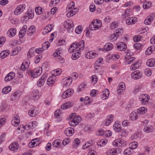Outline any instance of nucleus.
Instances as JSON below:
<instances>
[{"label": "nucleus", "instance_id": "nucleus-22", "mask_svg": "<svg viewBox=\"0 0 155 155\" xmlns=\"http://www.w3.org/2000/svg\"><path fill=\"white\" fill-rule=\"evenodd\" d=\"M34 100L37 99L39 97V93L37 90H34L32 91L31 94Z\"/></svg>", "mask_w": 155, "mask_h": 155}, {"label": "nucleus", "instance_id": "nucleus-10", "mask_svg": "<svg viewBox=\"0 0 155 155\" xmlns=\"http://www.w3.org/2000/svg\"><path fill=\"white\" fill-rule=\"evenodd\" d=\"M141 102L143 104H145L150 99V96L147 94H142L141 95Z\"/></svg>", "mask_w": 155, "mask_h": 155}, {"label": "nucleus", "instance_id": "nucleus-47", "mask_svg": "<svg viewBox=\"0 0 155 155\" xmlns=\"http://www.w3.org/2000/svg\"><path fill=\"white\" fill-rule=\"evenodd\" d=\"M61 50V48H58L53 54V56L54 57H58L59 55H60V54H61L60 52Z\"/></svg>", "mask_w": 155, "mask_h": 155}, {"label": "nucleus", "instance_id": "nucleus-42", "mask_svg": "<svg viewBox=\"0 0 155 155\" xmlns=\"http://www.w3.org/2000/svg\"><path fill=\"white\" fill-rule=\"evenodd\" d=\"M54 83V81L52 80L51 78H49L47 81V84L50 86H52Z\"/></svg>", "mask_w": 155, "mask_h": 155}, {"label": "nucleus", "instance_id": "nucleus-4", "mask_svg": "<svg viewBox=\"0 0 155 155\" xmlns=\"http://www.w3.org/2000/svg\"><path fill=\"white\" fill-rule=\"evenodd\" d=\"M64 26L65 28L67 29L68 32H72L74 29V24L72 21L71 22L68 21L65 22L64 24Z\"/></svg>", "mask_w": 155, "mask_h": 155}, {"label": "nucleus", "instance_id": "nucleus-16", "mask_svg": "<svg viewBox=\"0 0 155 155\" xmlns=\"http://www.w3.org/2000/svg\"><path fill=\"white\" fill-rule=\"evenodd\" d=\"M147 65L150 67H153L155 66V59L150 58L148 59L146 62Z\"/></svg>", "mask_w": 155, "mask_h": 155}, {"label": "nucleus", "instance_id": "nucleus-2", "mask_svg": "<svg viewBox=\"0 0 155 155\" xmlns=\"http://www.w3.org/2000/svg\"><path fill=\"white\" fill-rule=\"evenodd\" d=\"M42 69L41 67H38L32 70V77L33 78H37L40 76L42 73Z\"/></svg>", "mask_w": 155, "mask_h": 155}, {"label": "nucleus", "instance_id": "nucleus-21", "mask_svg": "<svg viewBox=\"0 0 155 155\" xmlns=\"http://www.w3.org/2000/svg\"><path fill=\"white\" fill-rule=\"evenodd\" d=\"M9 106L5 104H3L0 107V110L2 112H6L8 110Z\"/></svg>", "mask_w": 155, "mask_h": 155}, {"label": "nucleus", "instance_id": "nucleus-55", "mask_svg": "<svg viewBox=\"0 0 155 155\" xmlns=\"http://www.w3.org/2000/svg\"><path fill=\"white\" fill-rule=\"evenodd\" d=\"M82 31V26H79L77 27L75 29L76 33L78 34L80 33Z\"/></svg>", "mask_w": 155, "mask_h": 155}, {"label": "nucleus", "instance_id": "nucleus-45", "mask_svg": "<svg viewBox=\"0 0 155 155\" xmlns=\"http://www.w3.org/2000/svg\"><path fill=\"white\" fill-rule=\"evenodd\" d=\"M144 131L146 132H152L153 130V128L151 127H146L143 128Z\"/></svg>", "mask_w": 155, "mask_h": 155}, {"label": "nucleus", "instance_id": "nucleus-53", "mask_svg": "<svg viewBox=\"0 0 155 155\" xmlns=\"http://www.w3.org/2000/svg\"><path fill=\"white\" fill-rule=\"evenodd\" d=\"M74 6V3L73 2H72L68 5V6L67 7V9L68 10H70L73 8Z\"/></svg>", "mask_w": 155, "mask_h": 155}, {"label": "nucleus", "instance_id": "nucleus-38", "mask_svg": "<svg viewBox=\"0 0 155 155\" xmlns=\"http://www.w3.org/2000/svg\"><path fill=\"white\" fill-rule=\"evenodd\" d=\"M60 0H51L49 3L50 6L52 7L56 5Z\"/></svg>", "mask_w": 155, "mask_h": 155}, {"label": "nucleus", "instance_id": "nucleus-34", "mask_svg": "<svg viewBox=\"0 0 155 155\" xmlns=\"http://www.w3.org/2000/svg\"><path fill=\"white\" fill-rule=\"evenodd\" d=\"M93 23L96 25V26H97L98 29L101 26L102 23L101 21L99 20L96 19L93 21Z\"/></svg>", "mask_w": 155, "mask_h": 155}, {"label": "nucleus", "instance_id": "nucleus-17", "mask_svg": "<svg viewBox=\"0 0 155 155\" xmlns=\"http://www.w3.org/2000/svg\"><path fill=\"white\" fill-rule=\"evenodd\" d=\"M74 132V130L73 128L70 127L66 129L64 134L68 136H71Z\"/></svg>", "mask_w": 155, "mask_h": 155}, {"label": "nucleus", "instance_id": "nucleus-20", "mask_svg": "<svg viewBox=\"0 0 155 155\" xmlns=\"http://www.w3.org/2000/svg\"><path fill=\"white\" fill-rule=\"evenodd\" d=\"M37 111L32 108L30 109L28 112L29 115L31 117H34L37 114Z\"/></svg>", "mask_w": 155, "mask_h": 155}, {"label": "nucleus", "instance_id": "nucleus-36", "mask_svg": "<svg viewBox=\"0 0 155 155\" xmlns=\"http://www.w3.org/2000/svg\"><path fill=\"white\" fill-rule=\"evenodd\" d=\"M16 30L14 28L10 29L7 32V34H9L11 37L14 36L16 34Z\"/></svg>", "mask_w": 155, "mask_h": 155}, {"label": "nucleus", "instance_id": "nucleus-33", "mask_svg": "<svg viewBox=\"0 0 155 155\" xmlns=\"http://www.w3.org/2000/svg\"><path fill=\"white\" fill-rule=\"evenodd\" d=\"M53 25L49 24L45 28V31L46 32H49L53 29Z\"/></svg>", "mask_w": 155, "mask_h": 155}, {"label": "nucleus", "instance_id": "nucleus-28", "mask_svg": "<svg viewBox=\"0 0 155 155\" xmlns=\"http://www.w3.org/2000/svg\"><path fill=\"white\" fill-rule=\"evenodd\" d=\"M11 90V87L10 86H8L4 87L2 90V93L6 94L9 93Z\"/></svg>", "mask_w": 155, "mask_h": 155}, {"label": "nucleus", "instance_id": "nucleus-7", "mask_svg": "<svg viewBox=\"0 0 155 155\" xmlns=\"http://www.w3.org/2000/svg\"><path fill=\"white\" fill-rule=\"evenodd\" d=\"M142 74L139 71H136L133 72L131 74V76L134 79H139L142 76Z\"/></svg>", "mask_w": 155, "mask_h": 155}, {"label": "nucleus", "instance_id": "nucleus-41", "mask_svg": "<svg viewBox=\"0 0 155 155\" xmlns=\"http://www.w3.org/2000/svg\"><path fill=\"white\" fill-rule=\"evenodd\" d=\"M59 141V140H54L52 143L53 146L55 147H59L60 146V143Z\"/></svg>", "mask_w": 155, "mask_h": 155}, {"label": "nucleus", "instance_id": "nucleus-31", "mask_svg": "<svg viewBox=\"0 0 155 155\" xmlns=\"http://www.w3.org/2000/svg\"><path fill=\"white\" fill-rule=\"evenodd\" d=\"M9 54V53L8 52V51L4 50L2 51L0 53V56L3 59Z\"/></svg>", "mask_w": 155, "mask_h": 155}, {"label": "nucleus", "instance_id": "nucleus-35", "mask_svg": "<svg viewBox=\"0 0 155 155\" xmlns=\"http://www.w3.org/2000/svg\"><path fill=\"white\" fill-rule=\"evenodd\" d=\"M120 126V124H114L113 126L114 129L116 130L117 132H120L121 130Z\"/></svg>", "mask_w": 155, "mask_h": 155}, {"label": "nucleus", "instance_id": "nucleus-19", "mask_svg": "<svg viewBox=\"0 0 155 155\" xmlns=\"http://www.w3.org/2000/svg\"><path fill=\"white\" fill-rule=\"evenodd\" d=\"M138 115L136 112H133L130 115V118L132 120L135 121L138 118Z\"/></svg>", "mask_w": 155, "mask_h": 155}, {"label": "nucleus", "instance_id": "nucleus-37", "mask_svg": "<svg viewBox=\"0 0 155 155\" xmlns=\"http://www.w3.org/2000/svg\"><path fill=\"white\" fill-rule=\"evenodd\" d=\"M130 148L131 149L133 150L136 148L138 146V143L136 141H134L131 142L130 144Z\"/></svg>", "mask_w": 155, "mask_h": 155}, {"label": "nucleus", "instance_id": "nucleus-61", "mask_svg": "<svg viewBox=\"0 0 155 155\" xmlns=\"http://www.w3.org/2000/svg\"><path fill=\"white\" fill-rule=\"evenodd\" d=\"M13 78L11 76H10L8 74L5 78V81L6 82H8L12 80Z\"/></svg>", "mask_w": 155, "mask_h": 155}, {"label": "nucleus", "instance_id": "nucleus-63", "mask_svg": "<svg viewBox=\"0 0 155 155\" xmlns=\"http://www.w3.org/2000/svg\"><path fill=\"white\" fill-rule=\"evenodd\" d=\"M89 9L90 12H93L95 9V6L94 4L91 5L89 6Z\"/></svg>", "mask_w": 155, "mask_h": 155}, {"label": "nucleus", "instance_id": "nucleus-39", "mask_svg": "<svg viewBox=\"0 0 155 155\" xmlns=\"http://www.w3.org/2000/svg\"><path fill=\"white\" fill-rule=\"evenodd\" d=\"M89 29L91 30H97L98 29L96 25L93 23V21L91 22V24L90 25L89 27Z\"/></svg>", "mask_w": 155, "mask_h": 155}, {"label": "nucleus", "instance_id": "nucleus-40", "mask_svg": "<svg viewBox=\"0 0 155 155\" xmlns=\"http://www.w3.org/2000/svg\"><path fill=\"white\" fill-rule=\"evenodd\" d=\"M35 27L34 26H31L28 29L27 32L28 33V34H29V33H31V35L35 31Z\"/></svg>", "mask_w": 155, "mask_h": 155}, {"label": "nucleus", "instance_id": "nucleus-48", "mask_svg": "<svg viewBox=\"0 0 155 155\" xmlns=\"http://www.w3.org/2000/svg\"><path fill=\"white\" fill-rule=\"evenodd\" d=\"M132 152L130 148H127L125 149L124 151V155H130L132 154Z\"/></svg>", "mask_w": 155, "mask_h": 155}, {"label": "nucleus", "instance_id": "nucleus-43", "mask_svg": "<svg viewBox=\"0 0 155 155\" xmlns=\"http://www.w3.org/2000/svg\"><path fill=\"white\" fill-rule=\"evenodd\" d=\"M143 46V45L140 43H135L134 45V47L137 49H140Z\"/></svg>", "mask_w": 155, "mask_h": 155}, {"label": "nucleus", "instance_id": "nucleus-14", "mask_svg": "<svg viewBox=\"0 0 155 155\" xmlns=\"http://www.w3.org/2000/svg\"><path fill=\"white\" fill-rule=\"evenodd\" d=\"M109 95V91L108 89H106L102 92V94L101 95V97L103 100L107 99Z\"/></svg>", "mask_w": 155, "mask_h": 155}, {"label": "nucleus", "instance_id": "nucleus-24", "mask_svg": "<svg viewBox=\"0 0 155 155\" xmlns=\"http://www.w3.org/2000/svg\"><path fill=\"white\" fill-rule=\"evenodd\" d=\"M107 118L106 120L105 123V125L106 126L109 124L110 123L113 121L114 118L113 116L112 115H110L107 117Z\"/></svg>", "mask_w": 155, "mask_h": 155}, {"label": "nucleus", "instance_id": "nucleus-1", "mask_svg": "<svg viewBox=\"0 0 155 155\" xmlns=\"http://www.w3.org/2000/svg\"><path fill=\"white\" fill-rule=\"evenodd\" d=\"M123 33V31L122 29H117L115 30V33L112 34L111 35V39H112L113 41L117 40L119 36L121 35Z\"/></svg>", "mask_w": 155, "mask_h": 155}, {"label": "nucleus", "instance_id": "nucleus-64", "mask_svg": "<svg viewBox=\"0 0 155 155\" xmlns=\"http://www.w3.org/2000/svg\"><path fill=\"white\" fill-rule=\"evenodd\" d=\"M70 96V95H68V94L66 91L64 92L62 95V97L63 99H65Z\"/></svg>", "mask_w": 155, "mask_h": 155}, {"label": "nucleus", "instance_id": "nucleus-46", "mask_svg": "<svg viewBox=\"0 0 155 155\" xmlns=\"http://www.w3.org/2000/svg\"><path fill=\"white\" fill-rule=\"evenodd\" d=\"M18 92H15L12 94V95L11 100L12 101H14L18 99Z\"/></svg>", "mask_w": 155, "mask_h": 155}, {"label": "nucleus", "instance_id": "nucleus-52", "mask_svg": "<svg viewBox=\"0 0 155 155\" xmlns=\"http://www.w3.org/2000/svg\"><path fill=\"white\" fill-rule=\"evenodd\" d=\"M117 23L115 22H112L110 25V29L111 30H114L117 28Z\"/></svg>", "mask_w": 155, "mask_h": 155}, {"label": "nucleus", "instance_id": "nucleus-54", "mask_svg": "<svg viewBox=\"0 0 155 155\" xmlns=\"http://www.w3.org/2000/svg\"><path fill=\"white\" fill-rule=\"evenodd\" d=\"M144 73L147 76H150L152 74L150 70L148 68H146L145 69Z\"/></svg>", "mask_w": 155, "mask_h": 155}, {"label": "nucleus", "instance_id": "nucleus-59", "mask_svg": "<svg viewBox=\"0 0 155 155\" xmlns=\"http://www.w3.org/2000/svg\"><path fill=\"white\" fill-rule=\"evenodd\" d=\"M45 49V47L44 48L42 46V48H38L35 50V52L37 53H39L42 52Z\"/></svg>", "mask_w": 155, "mask_h": 155}, {"label": "nucleus", "instance_id": "nucleus-32", "mask_svg": "<svg viewBox=\"0 0 155 155\" xmlns=\"http://www.w3.org/2000/svg\"><path fill=\"white\" fill-rule=\"evenodd\" d=\"M78 45V42H75L73 43L70 47L69 52L70 53L74 52V49L72 48V47H75V48H77V49Z\"/></svg>", "mask_w": 155, "mask_h": 155}, {"label": "nucleus", "instance_id": "nucleus-5", "mask_svg": "<svg viewBox=\"0 0 155 155\" xmlns=\"http://www.w3.org/2000/svg\"><path fill=\"white\" fill-rule=\"evenodd\" d=\"M25 5H20L18 6L14 11V14L15 15L20 14L25 8Z\"/></svg>", "mask_w": 155, "mask_h": 155}, {"label": "nucleus", "instance_id": "nucleus-13", "mask_svg": "<svg viewBox=\"0 0 155 155\" xmlns=\"http://www.w3.org/2000/svg\"><path fill=\"white\" fill-rule=\"evenodd\" d=\"M27 27L25 25H24L21 30H20L19 34V36L20 38H23L25 35V33L26 32V29Z\"/></svg>", "mask_w": 155, "mask_h": 155}, {"label": "nucleus", "instance_id": "nucleus-6", "mask_svg": "<svg viewBox=\"0 0 155 155\" xmlns=\"http://www.w3.org/2000/svg\"><path fill=\"white\" fill-rule=\"evenodd\" d=\"M117 48L120 51H125L127 48L126 44L123 42L118 43L117 44Z\"/></svg>", "mask_w": 155, "mask_h": 155}, {"label": "nucleus", "instance_id": "nucleus-25", "mask_svg": "<svg viewBox=\"0 0 155 155\" xmlns=\"http://www.w3.org/2000/svg\"><path fill=\"white\" fill-rule=\"evenodd\" d=\"M84 40H81L78 43V45L77 49L78 50H82L84 48Z\"/></svg>", "mask_w": 155, "mask_h": 155}, {"label": "nucleus", "instance_id": "nucleus-9", "mask_svg": "<svg viewBox=\"0 0 155 155\" xmlns=\"http://www.w3.org/2000/svg\"><path fill=\"white\" fill-rule=\"evenodd\" d=\"M29 62L28 60H24L23 61L21 66V70L25 71L28 68L30 64V63H28Z\"/></svg>", "mask_w": 155, "mask_h": 155}, {"label": "nucleus", "instance_id": "nucleus-30", "mask_svg": "<svg viewBox=\"0 0 155 155\" xmlns=\"http://www.w3.org/2000/svg\"><path fill=\"white\" fill-rule=\"evenodd\" d=\"M71 106V103L68 102L65 103L63 105H62L61 106V108L62 109H66L70 107Z\"/></svg>", "mask_w": 155, "mask_h": 155}, {"label": "nucleus", "instance_id": "nucleus-56", "mask_svg": "<svg viewBox=\"0 0 155 155\" xmlns=\"http://www.w3.org/2000/svg\"><path fill=\"white\" fill-rule=\"evenodd\" d=\"M119 139L118 143L120 144L119 147H124L126 145V143L125 141L122 139Z\"/></svg>", "mask_w": 155, "mask_h": 155}, {"label": "nucleus", "instance_id": "nucleus-50", "mask_svg": "<svg viewBox=\"0 0 155 155\" xmlns=\"http://www.w3.org/2000/svg\"><path fill=\"white\" fill-rule=\"evenodd\" d=\"M73 145L75 147H77L78 146L80 143V140L78 138L75 139L73 141Z\"/></svg>", "mask_w": 155, "mask_h": 155}, {"label": "nucleus", "instance_id": "nucleus-49", "mask_svg": "<svg viewBox=\"0 0 155 155\" xmlns=\"http://www.w3.org/2000/svg\"><path fill=\"white\" fill-rule=\"evenodd\" d=\"M66 80L67 81H66V83L64 85H65L66 87L70 85L71 84V82L72 81V78H67Z\"/></svg>", "mask_w": 155, "mask_h": 155}, {"label": "nucleus", "instance_id": "nucleus-11", "mask_svg": "<svg viewBox=\"0 0 155 155\" xmlns=\"http://www.w3.org/2000/svg\"><path fill=\"white\" fill-rule=\"evenodd\" d=\"M46 76L45 74L43 75L41 78L39 79L37 82V85L38 86L41 87L44 84L46 79Z\"/></svg>", "mask_w": 155, "mask_h": 155}, {"label": "nucleus", "instance_id": "nucleus-57", "mask_svg": "<svg viewBox=\"0 0 155 155\" xmlns=\"http://www.w3.org/2000/svg\"><path fill=\"white\" fill-rule=\"evenodd\" d=\"M152 48L150 47H148L146 50L145 54L147 55H149L152 53Z\"/></svg>", "mask_w": 155, "mask_h": 155}, {"label": "nucleus", "instance_id": "nucleus-27", "mask_svg": "<svg viewBox=\"0 0 155 155\" xmlns=\"http://www.w3.org/2000/svg\"><path fill=\"white\" fill-rule=\"evenodd\" d=\"M113 47V45L112 44L110 43H107L104 45V48L106 51H108L112 49Z\"/></svg>", "mask_w": 155, "mask_h": 155}, {"label": "nucleus", "instance_id": "nucleus-26", "mask_svg": "<svg viewBox=\"0 0 155 155\" xmlns=\"http://www.w3.org/2000/svg\"><path fill=\"white\" fill-rule=\"evenodd\" d=\"M140 66V63L138 61H135L130 67V69L132 70H134L138 68Z\"/></svg>", "mask_w": 155, "mask_h": 155}, {"label": "nucleus", "instance_id": "nucleus-58", "mask_svg": "<svg viewBox=\"0 0 155 155\" xmlns=\"http://www.w3.org/2000/svg\"><path fill=\"white\" fill-rule=\"evenodd\" d=\"M118 87H120V88L122 90V91H123V90H124L125 88V86L124 83L123 82L120 83Z\"/></svg>", "mask_w": 155, "mask_h": 155}, {"label": "nucleus", "instance_id": "nucleus-3", "mask_svg": "<svg viewBox=\"0 0 155 155\" xmlns=\"http://www.w3.org/2000/svg\"><path fill=\"white\" fill-rule=\"evenodd\" d=\"M71 120L69 122V125L71 126H75L78 124L81 121V117L80 116H77V117L71 119Z\"/></svg>", "mask_w": 155, "mask_h": 155}, {"label": "nucleus", "instance_id": "nucleus-8", "mask_svg": "<svg viewBox=\"0 0 155 155\" xmlns=\"http://www.w3.org/2000/svg\"><path fill=\"white\" fill-rule=\"evenodd\" d=\"M154 17V15L153 14H150L148 16L145 20L144 23L145 25H149L153 21V18Z\"/></svg>", "mask_w": 155, "mask_h": 155}, {"label": "nucleus", "instance_id": "nucleus-62", "mask_svg": "<svg viewBox=\"0 0 155 155\" xmlns=\"http://www.w3.org/2000/svg\"><path fill=\"white\" fill-rule=\"evenodd\" d=\"M105 132L103 129L99 130L97 133V135L99 136L103 135L104 134L105 135Z\"/></svg>", "mask_w": 155, "mask_h": 155}, {"label": "nucleus", "instance_id": "nucleus-23", "mask_svg": "<svg viewBox=\"0 0 155 155\" xmlns=\"http://www.w3.org/2000/svg\"><path fill=\"white\" fill-rule=\"evenodd\" d=\"M147 108L143 107L139 108L137 110V113L140 114H143L145 113L147 111Z\"/></svg>", "mask_w": 155, "mask_h": 155}, {"label": "nucleus", "instance_id": "nucleus-18", "mask_svg": "<svg viewBox=\"0 0 155 155\" xmlns=\"http://www.w3.org/2000/svg\"><path fill=\"white\" fill-rule=\"evenodd\" d=\"M137 18L134 17H131L129 19H127L126 20V23L128 25L134 23L137 21Z\"/></svg>", "mask_w": 155, "mask_h": 155}, {"label": "nucleus", "instance_id": "nucleus-12", "mask_svg": "<svg viewBox=\"0 0 155 155\" xmlns=\"http://www.w3.org/2000/svg\"><path fill=\"white\" fill-rule=\"evenodd\" d=\"M97 55V54L96 53H94L92 51H90L86 53L85 56L87 58L90 59L95 58Z\"/></svg>", "mask_w": 155, "mask_h": 155}, {"label": "nucleus", "instance_id": "nucleus-51", "mask_svg": "<svg viewBox=\"0 0 155 155\" xmlns=\"http://www.w3.org/2000/svg\"><path fill=\"white\" fill-rule=\"evenodd\" d=\"M42 8L41 7H36L35 9V11L37 14L39 15L42 13Z\"/></svg>", "mask_w": 155, "mask_h": 155}, {"label": "nucleus", "instance_id": "nucleus-44", "mask_svg": "<svg viewBox=\"0 0 155 155\" xmlns=\"http://www.w3.org/2000/svg\"><path fill=\"white\" fill-rule=\"evenodd\" d=\"M38 139L37 138L35 139L32 140L31 142H30L28 144L29 147L30 148H32L35 146L36 143L35 140H37Z\"/></svg>", "mask_w": 155, "mask_h": 155}, {"label": "nucleus", "instance_id": "nucleus-29", "mask_svg": "<svg viewBox=\"0 0 155 155\" xmlns=\"http://www.w3.org/2000/svg\"><path fill=\"white\" fill-rule=\"evenodd\" d=\"M80 54V52L77 50L75 53H73L72 54L71 58L73 60H76L79 57Z\"/></svg>", "mask_w": 155, "mask_h": 155}, {"label": "nucleus", "instance_id": "nucleus-60", "mask_svg": "<svg viewBox=\"0 0 155 155\" xmlns=\"http://www.w3.org/2000/svg\"><path fill=\"white\" fill-rule=\"evenodd\" d=\"M119 140V139H117L115 140L113 142L112 144L114 147H119V146H120V144L118 143Z\"/></svg>", "mask_w": 155, "mask_h": 155}, {"label": "nucleus", "instance_id": "nucleus-15", "mask_svg": "<svg viewBox=\"0 0 155 155\" xmlns=\"http://www.w3.org/2000/svg\"><path fill=\"white\" fill-rule=\"evenodd\" d=\"M19 145L18 143L14 142L10 144L9 146V149L12 150L16 151L18 149Z\"/></svg>", "mask_w": 155, "mask_h": 155}]
</instances>
